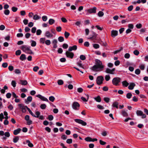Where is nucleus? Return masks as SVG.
I'll use <instances>...</instances> for the list:
<instances>
[{
    "label": "nucleus",
    "instance_id": "obj_1",
    "mask_svg": "<svg viewBox=\"0 0 148 148\" xmlns=\"http://www.w3.org/2000/svg\"><path fill=\"white\" fill-rule=\"evenodd\" d=\"M105 67L102 62L98 59L95 60V64L92 67L91 69L95 72L101 71H102Z\"/></svg>",
    "mask_w": 148,
    "mask_h": 148
},
{
    "label": "nucleus",
    "instance_id": "obj_2",
    "mask_svg": "<svg viewBox=\"0 0 148 148\" xmlns=\"http://www.w3.org/2000/svg\"><path fill=\"white\" fill-rule=\"evenodd\" d=\"M97 10V8L95 7H94L92 8L88 9L86 10V14L87 15H88L92 13L95 14Z\"/></svg>",
    "mask_w": 148,
    "mask_h": 148
},
{
    "label": "nucleus",
    "instance_id": "obj_3",
    "mask_svg": "<svg viewBox=\"0 0 148 148\" xmlns=\"http://www.w3.org/2000/svg\"><path fill=\"white\" fill-rule=\"evenodd\" d=\"M121 79L118 77H116L113 78L112 82L113 85L117 86L119 85V83L120 82Z\"/></svg>",
    "mask_w": 148,
    "mask_h": 148
},
{
    "label": "nucleus",
    "instance_id": "obj_4",
    "mask_svg": "<svg viewBox=\"0 0 148 148\" xmlns=\"http://www.w3.org/2000/svg\"><path fill=\"white\" fill-rule=\"evenodd\" d=\"M104 80L103 77L102 76H99L97 77L96 79V83L98 85H100L103 83Z\"/></svg>",
    "mask_w": 148,
    "mask_h": 148
},
{
    "label": "nucleus",
    "instance_id": "obj_5",
    "mask_svg": "<svg viewBox=\"0 0 148 148\" xmlns=\"http://www.w3.org/2000/svg\"><path fill=\"white\" fill-rule=\"evenodd\" d=\"M115 69L114 68L112 69L107 68L106 69L105 72L107 73H109L111 74L114 75L115 74Z\"/></svg>",
    "mask_w": 148,
    "mask_h": 148
},
{
    "label": "nucleus",
    "instance_id": "obj_6",
    "mask_svg": "<svg viewBox=\"0 0 148 148\" xmlns=\"http://www.w3.org/2000/svg\"><path fill=\"white\" fill-rule=\"evenodd\" d=\"M80 105L77 102H74L72 105V108L75 110H78L79 109Z\"/></svg>",
    "mask_w": 148,
    "mask_h": 148
},
{
    "label": "nucleus",
    "instance_id": "obj_7",
    "mask_svg": "<svg viewBox=\"0 0 148 148\" xmlns=\"http://www.w3.org/2000/svg\"><path fill=\"white\" fill-rule=\"evenodd\" d=\"M74 121L76 122L81 124L83 126H86L87 124V123L86 122L81 119H75L74 120Z\"/></svg>",
    "mask_w": 148,
    "mask_h": 148
},
{
    "label": "nucleus",
    "instance_id": "obj_8",
    "mask_svg": "<svg viewBox=\"0 0 148 148\" xmlns=\"http://www.w3.org/2000/svg\"><path fill=\"white\" fill-rule=\"evenodd\" d=\"M136 114L138 116H142V118L144 119L146 117V115L143 114V112L141 110H138L136 112Z\"/></svg>",
    "mask_w": 148,
    "mask_h": 148
},
{
    "label": "nucleus",
    "instance_id": "obj_9",
    "mask_svg": "<svg viewBox=\"0 0 148 148\" xmlns=\"http://www.w3.org/2000/svg\"><path fill=\"white\" fill-rule=\"evenodd\" d=\"M65 54L67 57L71 59L73 58L74 56V54L73 53L70 52L69 51H66Z\"/></svg>",
    "mask_w": 148,
    "mask_h": 148
},
{
    "label": "nucleus",
    "instance_id": "obj_10",
    "mask_svg": "<svg viewBox=\"0 0 148 148\" xmlns=\"http://www.w3.org/2000/svg\"><path fill=\"white\" fill-rule=\"evenodd\" d=\"M18 106H19L20 109L21 110L22 112L24 113L26 112V109H27V108H28L26 106H25L21 104H18Z\"/></svg>",
    "mask_w": 148,
    "mask_h": 148
},
{
    "label": "nucleus",
    "instance_id": "obj_11",
    "mask_svg": "<svg viewBox=\"0 0 148 148\" xmlns=\"http://www.w3.org/2000/svg\"><path fill=\"white\" fill-rule=\"evenodd\" d=\"M45 36L48 38H51L53 36V34L51 33V32L49 31L46 32L45 33Z\"/></svg>",
    "mask_w": 148,
    "mask_h": 148
},
{
    "label": "nucleus",
    "instance_id": "obj_12",
    "mask_svg": "<svg viewBox=\"0 0 148 148\" xmlns=\"http://www.w3.org/2000/svg\"><path fill=\"white\" fill-rule=\"evenodd\" d=\"M36 97L39 98L41 99L43 101H45L47 102L49 101L45 97L42 96L40 95H38L36 96Z\"/></svg>",
    "mask_w": 148,
    "mask_h": 148
},
{
    "label": "nucleus",
    "instance_id": "obj_13",
    "mask_svg": "<svg viewBox=\"0 0 148 148\" xmlns=\"http://www.w3.org/2000/svg\"><path fill=\"white\" fill-rule=\"evenodd\" d=\"M118 32L116 30H112L111 32V36L114 38L118 35Z\"/></svg>",
    "mask_w": 148,
    "mask_h": 148
},
{
    "label": "nucleus",
    "instance_id": "obj_14",
    "mask_svg": "<svg viewBox=\"0 0 148 148\" xmlns=\"http://www.w3.org/2000/svg\"><path fill=\"white\" fill-rule=\"evenodd\" d=\"M92 36L90 38H88V39H91L92 40H93L96 39L97 34L94 32H92Z\"/></svg>",
    "mask_w": 148,
    "mask_h": 148
},
{
    "label": "nucleus",
    "instance_id": "obj_15",
    "mask_svg": "<svg viewBox=\"0 0 148 148\" xmlns=\"http://www.w3.org/2000/svg\"><path fill=\"white\" fill-rule=\"evenodd\" d=\"M77 48L76 45H74L72 47H69L68 50L70 51H71L72 50H75L77 49Z\"/></svg>",
    "mask_w": 148,
    "mask_h": 148
},
{
    "label": "nucleus",
    "instance_id": "obj_16",
    "mask_svg": "<svg viewBox=\"0 0 148 148\" xmlns=\"http://www.w3.org/2000/svg\"><path fill=\"white\" fill-rule=\"evenodd\" d=\"M29 48L26 45H24L22 46L21 48L23 51L25 52Z\"/></svg>",
    "mask_w": 148,
    "mask_h": 148
},
{
    "label": "nucleus",
    "instance_id": "obj_17",
    "mask_svg": "<svg viewBox=\"0 0 148 148\" xmlns=\"http://www.w3.org/2000/svg\"><path fill=\"white\" fill-rule=\"evenodd\" d=\"M135 86V84L134 83H130L128 86V88L130 90H133Z\"/></svg>",
    "mask_w": 148,
    "mask_h": 148
},
{
    "label": "nucleus",
    "instance_id": "obj_18",
    "mask_svg": "<svg viewBox=\"0 0 148 148\" xmlns=\"http://www.w3.org/2000/svg\"><path fill=\"white\" fill-rule=\"evenodd\" d=\"M52 43L53 44V47L54 48H56L57 47V41L56 39H54L52 41Z\"/></svg>",
    "mask_w": 148,
    "mask_h": 148
},
{
    "label": "nucleus",
    "instance_id": "obj_19",
    "mask_svg": "<svg viewBox=\"0 0 148 148\" xmlns=\"http://www.w3.org/2000/svg\"><path fill=\"white\" fill-rule=\"evenodd\" d=\"M21 129L18 128L14 131L13 133L14 135H17L21 131Z\"/></svg>",
    "mask_w": 148,
    "mask_h": 148
},
{
    "label": "nucleus",
    "instance_id": "obj_20",
    "mask_svg": "<svg viewBox=\"0 0 148 148\" xmlns=\"http://www.w3.org/2000/svg\"><path fill=\"white\" fill-rule=\"evenodd\" d=\"M77 65L79 67L84 69V65L82 63V61L81 60H79L78 62L77 63Z\"/></svg>",
    "mask_w": 148,
    "mask_h": 148
},
{
    "label": "nucleus",
    "instance_id": "obj_21",
    "mask_svg": "<svg viewBox=\"0 0 148 148\" xmlns=\"http://www.w3.org/2000/svg\"><path fill=\"white\" fill-rule=\"evenodd\" d=\"M86 97H87V98L86 99L85 97H81V99L82 100L86 102L87 101L88 99H89V95L87 94H86L85 95Z\"/></svg>",
    "mask_w": 148,
    "mask_h": 148
},
{
    "label": "nucleus",
    "instance_id": "obj_22",
    "mask_svg": "<svg viewBox=\"0 0 148 148\" xmlns=\"http://www.w3.org/2000/svg\"><path fill=\"white\" fill-rule=\"evenodd\" d=\"M26 143L27 144L29 147H33V145L30 142V141L29 140H26Z\"/></svg>",
    "mask_w": 148,
    "mask_h": 148
},
{
    "label": "nucleus",
    "instance_id": "obj_23",
    "mask_svg": "<svg viewBox=\"0 0 148 148\" xmlns=\"http://www.w3.org/2000/svg\"><path fill=\"white\" fill-rule=\"evenodd\" d=\"M19 140V137L18 136H15L13 139V142L16 143Z\"/></svg>",
    "mask_w": 148,
    "mask_h": 148
},
{
    "label": "nucleus",
    "instance_id": "obj_24",
    "mask_svg": "<svg viewBox=\"0 0 148 148\" xmlns=\"http://www.w3.org/2000/svg\"><path fill=\"white\" fill-rule=\"evenodd\" d=\"M121 114L124 117H126L128 116L127 113L124 110H122L121 112Z\"/></svg>",
    "mask_w": 148,
    "mask_h": 148
},
{
    "label": "nucleus",
    "instance_id": "obj_25",
    "mask_svg": "<svg viewBox=\"0 0 148 148\" xmlns=\"http://www.w3.org/2000/svg\"><path fill=\"white\" fill-rule=\"evenodd\" d=\"M94 99L96 100L97 102H100L101 101V99L99 96H97L96 97H94Z\"/></svg>",
    "mask_w": 148,
    "mask_h": 148
},
{
    "label": "nucleus",
    "instance_id": "obj_26",
    "mask_svg": "<svg viewBox=\"0 0 148 148\" xmlns=\"http://www.w3.org/2000/svg\"><path fill=\"white\" fill-rule=\"evenodd\" d=\"M110 76L109 74L106 75L105 77V79L106 81H109L110 79Z\"/></svg>",
    "mask_w": 148,
    "mask_h": 148
},
{
    "label": "nucleus",
    "instance_id": "obj_27",
    "mask_svg": "<svg viewBox=\"0 0 148 148\" xmlns=\"http://www.w3.org/2000/svg\"><path fill=\"white\" fill-rule=\"evenodd\" d=\"M20 59L22 61H23V60L26 59V57L25 55L24 54H21L20 57Z\"/></svg>",
    "mask_w": 148,
    "mask_h": 148
},
{
    "label": "nucleus",
    "instance_id": "obj_28",
    "mask_svg": "<svg viewBox=\"0 0 148 148\" xmlns=\"http://www.w3.org/2000/svg\"><path fill=\"white\" fill-rule=\"evenodd\" d=\"M122 84L123 86L125 87L127 86L129 84V83L126 81H124L122 82Z\"/></svg>",
    "mask_w": 148,
    "mask_h": 148
},
{
    "label": "nucleus",
    "instance_id": "obj_29",
    "mask_svg": "<svg viewBox=\"0 0 148 148\" xmlns=\"http://www.w3.org/2000/svg\"><path fill=\"white\" fill-rule=\"evenodd\" d=\"M21 84L23 85H26L27 82L26 80H21L20 81Z\"/></svg>",
    "mask_w": 148,
    "mask_h": 148
},
{
    "label": "nucleus",
    "instance_id": "obj_30",
    "mask_svg": "<svg viewBox=\"0 0 148 148\" xmlns=\"http://www.w3.org/2000/svg\"><path fill=\"white\" fill-rule=\"evenodd\" d=\"M25 53L29 54H33V53L32 52V51L30 49L29 47L28 49L26 51Z\"/></svg>",
    "mask_w": 148,
    "mask_h": 148
},
{
    "label": "nucleus",
    "instance_id": "obj_31",
    "mask_svg": "<svg viewBox=\"0 0 148 148\" xmlns=\"http://www.w3.org/2000/svg\"><path fill=\"white\" fill-rule=\"evenodd\" d=\"M40 18V17L36 14H35L34 16L33 19L35 20H37L39 19Z\"/></svg>",
    "mask_w": 148,
    "mask_h": 148
},
{
    "label": "nucleus",
    "instance_id": "obj_32",
    "mask_svg": "<svg viewBox=\"0 0 148 148\" xmlns=\"http://www.w3.org/2000/svg\"><path fill=\"white\" fill-rule=\"evenodd\" d=\"M119 105L118 103L116 102H114L112 106L114 107H116V108H118V105Z\"/></svg>",
    "mask_w": 148,
    "mask_h": 148
},
{
    "label": "nucleus",
    "instance_id": "obj_33",
    "mask_svg": "<svg viewBox=\"0 0 148 148\" xmlns=\"http://www.w3.org/2000/svg\"><path fill=\"white\" fill-rule=\"evenodd\" d=\"M45 39L44 38H41L40 39V41L42 44H44L45 42Z\"/></svg>",
    "mask_w": 148,
    "mask_h": 148
},
{
    "label": "nucleus",
    "instance_id": "obj_34",
    "mask_svg": "<svg viewBox=\"0 0 148 148\" xmlns=\"http://www.w3.org/2000/svg\"><path fill=\"white\" fill-rule=\"evenodd\" d=\"M27 110L29 111V113L33 117H35V115L32 112L31 110L29 108H27Z\"/></svg>",
    "mask_w": 148,
    "mask_h": 148
},
{
    "label": "nucleus",
    "instance_id": "obj_35",
    "mask_svg": "<svg viewBox=\"0 0 148 148\" xmlns=\"http://www.w3.org/2000/svg\"><path fill=\"white\" fill-rule=\"evenodd\" d=\"M85 140L87 142H91L92 141V138L89 137H88L86 138Z\"/></svg>",
    "mask_w": 148,
    "mask_h": 148
},
{
    "label": "nucleus",
    "instance_id": "obj_36",
    "mask_svg": "<svg viewBox=\"0 0 148 148\" xmlns=\"http://www.w3.org/2000/svg\"><path fill=\"white\" fill-rule=\"evenodd\" d=\"M48 22L50 25H52L55 22V20L51 18L49 19Z\"/></svg>",
    "mask_w": 148,
    "mask_h": 148
},
{
    "label": "nucleus",
    "instance_id": "obj_37",
    "mask_svg": "<svg viewBox=\"0 0 148 148\" xmlns=\"http://www.w3.org/2000/svg\"><path fill=\"white\" fill-rule=\"evenodd\" d=\"M97 14L99 16L101 17L104 15V13L103 12L101 11H100L98 12Z\"/></svg>",
    "mask_w": 148,
    "mask_h": 148
},
{
    "label": "nucleus",
    "instance_id": "obj_38",
    "mask_svg": "<svg viewBox=\"0 0 148 148\" xmlns=\"http://www.w3.org/2000/svg\"><path fill=\"white\" fill-rule=\"evenodd\" d=\"M49 99L51 101L53 102L54 101L55 98L53 96H51L49 97Z\"/></svg>",
    "mask_w": 148,
    "mask_h": 148
},
{
    "label": "nucleus",
    "instance_id": "obj_39",
    "mask_svg": "<svg viewBox=\"0 0 148 148\" xmlns=\"http://www.w3.org/2000/svg\"><path fill=\"white\" fill-rule=\"evenodd\" d=\"M79 58L82 60H85L86 58L84 55H82L80 56Z\"/></svg>",
    "mask_w": 148,
    "mask_h": 148
},
{
    "label": "nucleus",
    "instance_id": "obj_40",
    "mask_svg": "<svg viewBox=\"0 0 148 148\" xmlns=\"http://www.w3.org/2000/svg\"><path fill=\"white\" fill-rule=\"evenodd\" d=\"M140 69L141 70H144L145 68V65L144 64H141L139 66Z\"/></svg>",
    "mask_w": 148,
    "mask_h": 148
},
{
    "label": "nucleus",
    "instance_id": "obj_41",
    "mask_svg": "<svg viewBox=\"0 0 148 148\" xmlns=\"http://www.w3.org/2000/svg\"><path fill=\"white\" fill-rule=\"evenodd\" d=\"M135 73L136 74L138 75L140 73V71L139 69H137L135 70Z\"/></svg>",
    "mask_w": 148,
    "mask_h": 148
},
{
    "label": "nucleus",
    "instance_id": "obj_42",
    "mask_svg": "<svg viewBox=\"0 0 148 148\" xmlns=\"http://www.w3.org/2000/svg\"><path fill=\"white\" fill-rule=\"evenodd\" d=\"M45 44L47 45H49L51 43V41L49 40H47L45 41Z\"/></svg>",
    "mask_w": 148,
    "mask_h": 148
},
{
    "label": "nucleus",
    "instance_id": "obj_43",
    "mask_svg": "<svg viewBox=\"0 0 148 148\" xmlns=\"http://www.w3.org/2000/svg\"><path fill=\"white\" fill-rule=\"evenodd\" d=\"M64 83L62 80L61 79L58 80V84L59 85H62Z\"/></svg>",
    "mask_w": 148,
    "mask_h": 148
},
{
    "label": "nucleus",
    "instance_id": "obj_44",
    "mask_svg": "<svg viewBox=\"0 0 148 148\" xmlns=\"http://www.w3.org/2000/svg\"><path fill=\"white\" fill-rule=\"evenodd\" d=\"M132 96V95L131 93H128L126 95V97L127 98L130 99Z\"/></svg>",
    "mask_w": 148,
    "mask_h": 148
},
{
    "label": "nucleus",
    "instance_id": "obj_45",
    "mask_svg": "<svg viewBox=\"0 0 148 148\" xmlns=\"http://www.w3.org/2000/svg\"><path fill=\"white\" fill-rule=\"evenodd\" d=\"M93 47L96 49L99 48V46L98 44H93Z\"/></svg>",
    "mask_w": 148,
    "mask_h": 148
},
{
    "label": "nucleus",
    "instance_id": "obj_46",
    "mask_svg": "<svg viewBox=\"0 0 148 148\" xmlns=\"http://www.w3.org/2000/svg\"><path fill=\"white\" fill-rule=\"evenodd\" d=\"M46 107V105L45 104H43L41 105L40 108L42 109H45Z\"/></svg>",
    "mask_w": 148,
    "mask_h": 148
},
{
    "label": "nucleus",
    "instance_id": "obj_47",
    "mask_svg": "<svg viewBox=\"0 0 148 148\" xmlns=\"http://www.w3.org/2000/svg\"><path fill=\"white\" fill-rule=\"evenodd\" d=\"M70 35V34L69 33L65 32L64 33V36L66 38H68V37Z\"/></svg>",
    "mask_w": 148,
    "mask_h": 148
},
{
    "label": "nucleus",
    "instance_id": "obj_48",
    "mask_svg": "<svg viewBox=\"0 0 148 148\" xmlns=\"http://www.w3.org/2000/svg\"><path fill=\"white\" fill-rule=\"evenodd\" d=\"M32 43L31 45L32 47H35L36 46V42L34 40H32Z\"/></svg>",
    "mask_w": 148,
    "mask_h": 148
},
{
    "label": "nucleus",
    "instance_id": "obj_49",
    "mask_svg": "<svg viewBox=\"0 0 148 148\" xmlns=\"http://www.w3.org/2000/svg\"><path fill=\"white\" fill-rule=\"evenodd\" d=\"M133 53L136 56H138L139 54V51L137 50H135L134 51Z\"/></svg>",
    "mask_w": 148,
    "mask_h": 148
},
{
    "label": "nucleus",
    "instance_id": "obj_50",
    "mask_svg": "<svg viewBox=\"0 0 148 148\" xmlns=\"http://www.w3.org/2000/svg\"><path fill=\"white\" fill-rule=\"evenodd\" d=\"M58 40L60 42H62L64 41V38L62 36H60L58 38Z\"/></svg>",
    "mask_w": 148,
    "mask_h": 148
},
{
    "label": "nucleus",
    "instance_id": "obj_51",
    "mask_svg": "<svg viewBox=\"0 0 148 148\" xmlns=\"http://www.w3.org/2000/svg\"><path fill=\"white\" fill-rule=\"evenodd\" d=\"M35 114H36V115H35V117L38 118L39 116V115L40 114V113L39 111H36Z\"/></svg>",
    "mask_w": 148,
    "mask_h": 148
},
{
    "label": "nucleus",
    "instance_id": "obj_52",
    "mask_svg": "<svg viewBox=\"0 0 148 148\" xmlns=\"http://www.w3.org/2000/svg\"><path fill=\"white\" fill-rule=\"evenodd\" d=\"M21 53V51L20 50H18L16 51L15 54L16 56L20 55Z\"/></svg>",
    "mask_w": 148,
    "mask_h": 148
},
{
    "label": "nucleus",
    "instance_id": "obj_53",
    "mask_svg": "<svg viewBox=\"0 0 148 148\" xmlns=\"http://www.w3.org/2000/svg\"><path fill=\"white\" fill-rule=\"evenodd\" d=\"M16 82L15 81L13 80L11 82V84L13 87H15L16 86Z\"/></svg>",
    "mask_w": 148,
    "mask_h": 148
},
{
    "label": "nucleus",
    "instance_id": "obj_54",
    "mask_svg": "<svg viewBox=\"0 0 148 148\" xmlns=\"http://www.w3.org/2000/svg\"><path fill=\"white\" fill-rule=\"evenodd\" d=\"M128 26L129 27L128 29H130L131 30H132V29H133L134 27V25H133V24H129L128 25Z\"/></svg>",
    "mask_w": 148,
    "mask_h": 148
},
{
    "label": "nucleus",
    "instance_id": "obj_55",
    "mask_svg": "<svg viewBox=\"0 0 148 148\" xmlns=\"http://www.w3.org/2000/svg\"><path fill=\"white\" fill-rule=\"evenodd\" d=\"M42 33L41 30L40 29H38L36 31V34L37 35H39L41 34Z\"/></svg>",
    "mask_w": 148,
    "mask_h": 148
},
{
    "label": "nucleus",
    "instance_id": "obj_56",
    "mask_svg": "<svg viewBox=\"0 0 148 148\" xmlns=\"http://www.w3.org/2000/svg\"><path fill=\"white\" fill-rule=\"evenodd\" d=\"M8 66V63L7 62H4L2 64V66L4 68H5L7 67Z\"/></svg>",
    "mask_w": 148,
    "mask_h": 148
},
{
    "label": "nucleus",
    "instance_id": "obj_57",
    "mask_svg": "<svg viewBox=\"0 0 148 148\" xmlns=\"http://www.w3.org/2000/svg\"><path fill=\"white\" fill-rule=\"evenodd\" d=\"M14 73L16 74H19L21 73L20 70L19 69H16L14 71Z\"/></svg>",
    "mask_w": 148,
    "mask_h": 148
},
{
    "label": "nucleus",
    "instance_id": "obj_58",
    "mask_svg": "<svg viewBox=\"0 0 148 148\" xmlns=\"http://www.w3.org/2000/svg\"><path fill=\"white\" fill-rule=\"evenodd\" d=\"M10 11L8 10H6L4 11V13L5 15H8L10 13Z\"/></svg>",
    "mask_w": 148,
    "mask_h": 148
},
{
    "label": "nucleus",
    "instance_id": "obj_59",
    "mask_svg": "<svg viewBox=\"0 0 148 148\" xmlns=\"http://www.w3.org/2000/svg\"><path fill=\"white\" fill-rule=\"evenodd\" d=\"M4 135L5 137H9L10 136V134L8 132H6L4 133Z\"/></svg>",
    "mask_w": 148,
    "mask_h": 148
},
{
    "label": "nucleus",
    "instance_id": "obj_60",
    "mask_svg": "<svg viewBox=\"0 0 148 148\" xmlns=\"http://www.w3.org/2000/svg\"><path fill=\"white\" fill-rule=\"evenodd\" d=\"M36 27H33L31 30V32L33 33H35L36 30Z\"/></svg>",
    "mask_w": 148,
    "mask_h": 148
},
{
    "label": "nucleus",
    "instance_id": "obj_61",
    "mask_svg": "<svg viewBox=\"0 0 148 148\" xmlns=\"http://www.w3.org/2000/svg\"><path fill=\"white\" fill-rule=\"evenodd\" d=\"M8 109L10 110H12L14 108L13 106L11 104H10L8 106Z\"/></svg>",
    "mask_w": 148,
    "mask_h": 148
},
{
    "label": "nucleus",
    "instance_id": "obj_62",
    "mask_svg": "<svg viewBox=\"0 0 148 148\" xmlns=\"http://www.w3.org/2000/svg\"><path fill=\"white\" fill-rule=\"evenodd\" d=\"M18 10V8L15 7H13L12 8V10L13 12H16Z\"/></svg>",
    "mask_w": 148,
    "mask_h": 148
},
{
    "label": "nucleus",
    "instance_id": "obj_63",
    "mask_svg": "<svg viewBox=\"0 0 148 148\" xmlns=\"http://www.w3.org/2000/svg\"><path fill=\"white\" fill-rule=\"evenodd\" d=\"M8 69L10 71H12L14 69V67L11 65L9 66H8Z\"/></svg>",
    "mask_w": 148,
    "mask_h": 148
},
{
    "label": "nucleus",
    "instance_id": "obj_64",
    "mask_svg": "<svg viewBox=\"0 0 148 148\" xmlns=\"http://www.w3.org/2000/svg\"><path fill=\"white\" fill-rule=\"evenodd\" d=\"M130 56V54L128 53H126L124 56V57L125 58L128 59L129 58Z\"/></svg>",
    "mask_w": 148,
    "mask_h": 148
}]
</instances>
